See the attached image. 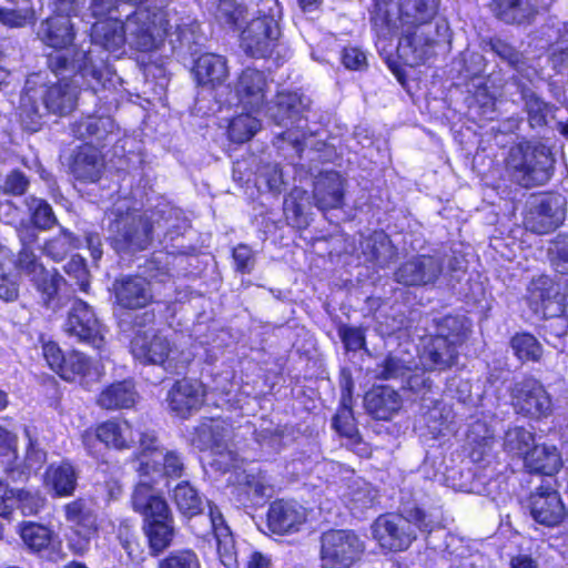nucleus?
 <instances>
[{
  "mask_svg": "<svg viewBox=\"0 0 568 568\" xmlns=\"http://www.w3.org/2000/svg\"><path fill=\"white\" fill-rule=\"evenodd\" d=\"M312 100L300 91H280L267 106V115L278 125L294 122L311 110Z\"/></svg>",
  "mask_w": 568,
  "mask_h": 568,
  "instance_id": "obj_19",
  "label": "nucleus"
},
{
  "mask_svg": "<svg viewBox=\"0 0 568 568\" xmlns=\"http://www.w3.org/2000/svg\"><path fill=\"white\" fill-rule=\"evenodd\" d=\"M158 227L165 230V235L173 240L175 236L183 234L189 227V221L181 217V212L175 209L163 211L162 222H156Z\"/></svg>",
  "mask_w": 568,
  "mask_h": 568,
  "instance_id": "obj_60",
  "label": "nucleus"
},
{
  "mask_svg": "<svg viewBox=\"0 0 568 568\" xmlns=\"http://www.w3.org/2000/svg\"><path fill=\"white\" fill-rule=\"evenodd\" d=\"M173 501L178 510L185 517L191 518L202 511V498L187 481H182L174 487Z\"/></svg>",
  "mask_w": 568,
  "mask_h": 568,
  "instance_id": "obj_45",
  "label": "nucleus"
},
{
  "mask_svg": "<svg viewBox=\"0 0 568 568\" xmlns=\"http://www.w3.org/2000/svg\"><path fill=\"white\" fill-rule=\"evenodd\" d=\"M458 346L443 335H436L424 346L420 362L428 371H445L456 364Z\"/></svg>",
  "mask_w": 568,
  "mask_h": 568,
  "instance_id": "obj_24",
  "label": "nucleus"
},
{
  "mask_svg": "<svg viewBox=\"0 0 568 568\" xmlns=\"http://www.w3.org/2000/svg\"><path fill=\"white\" fill-rule=\"evenodd\" d=\"M511 406L516 414L531 419L547 418L552 413V400L544 385L534 377L517 381L510 387Z\"/></svg>",
  "mask_w": 568,
  "mask_h": 568,
  "instance_id": "obj_13",
  "label": "nucleus"
},
{
  "mask_svg": "<svg viewBox=\"0 0 568 568\" xmlns=\"http://www.w3.org/2000/svg\"><path fill=\"white\" fill-rule=\"evenodd\" d=\"M207 508L209 513L204 519H207L210 523V532L213 534L216 540L221 562L226 568H239L234 539L223 514L219 507L211 501H207Z\"/></svg>",
  "mask_w": 568,
  "mask_h": 568,
  "instance_id": "obj_21",
  "label": "nucleus"
},
{
  "mask_svg": "<svg viewBox=\"0 0 568 568\" xmlns=\"http://www.w3.org/2000/svg\"><path fill=\"white\" fill-rule=\"evenodd\" d=\"M156 568H201V561L195 551L181 549L160 559Z\"/></svg>",
  "mask_w": 568,
  "mask_h": 568,
  "instance_id": "obj_57",
  "label": "nucleus"
},
{
  "mask_svg": "<svg viewBox=\"0 0 568 568\" xmlns=\"http://www.w3.org/2000/svg\"><path fill=\"white\" fill-rule=\"evenodd\" d=\"M561 464H524L526 471L541 478V484L529 496L530 515L534 520L547 527L558 526L567 516L560 495L551 486L552 476Z\"/></svg>",
  "mask_w": 568,
  "mask_h": 568,
  "instance_id": "obj_7",
  "label": "nucleus"
},
{
  "mask_svg": "<svg viewBox=\"0 0 568 568\" xmlns=\"http://www.w3.org/2000/svg\"><path fill=\"white\" fill-rule=\"evenodd\" d=\"M37 36L49 47L65 49L74 39L73 24L70 17L57 14L40 23Z\"/></svg>",
  "mask_w": 568,
  "mask_h": 568,
  "instance_id": "obj_28",
  "label": "nucleus"
},
{
  "mask_svg": "<svg viewBox=\"0 0 568 568\" xmlns=\"http://www.w3.org/2000/svg\"><path fill=\"white\" fill-rule=\"evenodd\" d=\"M97 438L109 447L125 449L134 442L132 427L126 420L111 419L97 427Z\"/></svg>",
  "mask_w": 568,
  "mask_h": 568,
  "instance_id": "obj_39",
  "label": "nucleus"
},
{
  "mask_svg": "<svg viewBox=\"0 0 568 568\" xmlns=\"http://www.w3.org/2000/svg\"><path fill=\"white\" fill-rule=\"evenodd\" d=\"M227 483L233 486L244 487L256 497H272L274 484L260 469L247 470L240 464L233 465L227 477Z\"/></svg>",
  "mask_w": 568,
  "mask_h": 568,
  "instance_id": "obj_32",
  "label": "nucleus"
},
{
  "mask_svg": "<svg viewBox=\"0 0 568 568\" xmlns=\"http://www.w3.org/2000/svg\"><path fill=\"white\" fill-rule=\"evenodd\" d=\"M63 331L69 336L75 337L79 342L87 343L97 349L104 345L101 324L92 307L82 300L75 298L72 302L63 324Z\"/></svg>",
  "mask_w": 568,
  "mask_h": 568,
  "instance_id": "obj_18",
  "label": "nucleus"
},
{
  "mask_svg": "<svg viewBox=\"0 0 568 568\" xmlns=\"http://www.w3.org/2000/svg\"><path fill=\"white\" fill-rule=\"evenodd\" d=\"M49 69L61 79L47 85L40 74L30 75L20 99L21 125L38 132L47 113L68 115L77 105L79 89L87 85L97 92L103 85V70L93 63L91 52L83 49H67L48 55Z\"/></svg>",
  "mask_w": 568,
  "mask_h": 568,
  "instance_id": "obj_1",
  "label": "nucleus"
},
{
  "mask_svg": "<svg viewBox=\"0 0 568 568\" xmlns=\"http://www.w3.org/2000/svg\"><path fill=\"white\" fill-rule=\"evenodd\" d=\"M91 40L104 50L116 52L126 42L124 24L118 19L98 21L92 26Z\"/></svg>",
  "mask_w": 568,
  "mask_h": 568,
  "instance_id": "obj_33",
  "label": "nucleus"
},
{
  "mask_svg": "<svg viewBox=\"0 0 568 568\" xmlns=\"http://www.w3.org/2000/svg\"><path fill=\"white\" fill-rule=\"evenodd\" d=\"M281 30L273 16L252 19L241 33V48L252 58H266L277 44Z\"/></svg>",
  "mask_w": 568,
  "mask_h": 568,
  "instance_id": "obj_15",
  "label": "nucleus"
},
{
  "mask_svg": "<svg viewBox=\"0 0 568 568\" xmlns=\"http://www.w3.org/2000/svg\"><path fill=\"white\" fill-rule=\"evenodd\" d=\"M103 160L100 152L92 145L79 148L72 159L70 170L73 176L82 182H95L100 179Z\"/></svg>",
  "mask_w": 568,
  "mask_h": 568,
  "instance_id": "obj_31",
  "label": "nucleus"
},
{
  "mask_svg": "<svg viewBox=\"0 0 568 568\" xmlns=\"http://www.w3.org/2000/svg\"><path fill=\"white\" fill-rule=\"evenodd\" d=\"M144 274L149 278L140 275H121L113 281L111 291L119 307L124 310L146 307L153 301L150 281L165 282L170 278L168 268L155 260L146 262Z\"/></svg>",
  "mask_w": 568,
  "mask_h": 568,
  "instance_id": "obj_9",
  "label": "nucleus"
},
{
  "mask_svg": "<svg viewBox=\"0 0 568 568\" xmlns=\"http://www.w3.org/2000/svg\"><path fill=\"white\" fill-rule=\"evenodd\" d=\"M123 24L126 43L142 52L158 48L169 27L165 13L156 8H140Z\"/></svg>",
  "mask_w": 568,
  "mask_h": 568,
  "instance_id": "obj_10",
  "label": "nucleus"
},
{
  "mask_svg": "<svg viewBox=\"0 0 568 568\" xmlns=\"http://www.w3.org/2000/svg\"><path fill=\"white\" fill-rule=\"evenodd\" d=\"M64 272L77 281L81 291L88 292L90 286V275L83 257L80 255H73L64 265Z\"/></svg>",
  "mask_w": 568,
  "mask_h": 568,
  "instance_id": "obj_63",
  "label": "nucleus"
},
{
  "mask_svg": "<svg viewBox=\"0 0 568 568\" xmlns=\"http://www.w3.org/2000/svg\"><path fill=\"white\" fill-rule=\"evenodd\" d=\"M64 516L73 531L69 546L75 554L82 555L98 530L95 510L89 500L78 498L64 506Z\"/></svg>",
  "mask_w": 568,
  "mask_h": 568,
  "instance_id": "obj_16",
  "label": "nucleus"
},
{
  "mask_svg": "<svg viewBox=\"0 0 568 568\" xmlns=\"http://www.w3.org/2000/svg\"><path fill=\"white\" fill-rule=\"evenodd\" d=\"M322 568H351L361 559L365 546L352 530L331 529L320 538Z\"/></svg>",
  "mask_w": 568,
  "mask_h": 568,
  "instance_id": "obj_11",
  "label": "nucleus"
},
{
  "mask_svg": "<svg viewBox=\"0 0 568 568\" xmlns=\"http://www.w3.org/2000/svg\"><path fill=\"white\" fill-rule=\"evenodd\" d=\"M16 267L23 273L29 281L40 275L47 268L34 254L33 250L21 248L16 260Z\"/></svg>",
  "mask_w": 568,
  "mask_h": 568,
  "instance_id": "obj_62",
  "label": "nucleus"
},
{
  "mask_svg": "<svg viewBox=\"0 0 568 568\" xmlns=\"http://www.w3.org/2000/svg\"><path fill=\"white\" fill-rule=\"evenodd\" d=\"M77 237L71 232L63 229L58 235L43 244L42 252L51 260L60 262L77 247Z\"/></svg>",
  "mask_w": 568,
  "mask_h": 568,
  "instance_id": "obj_53",
  "label": "nucleus"
},
{
  "mask_svg": "<svg viewBox=\"0 0 568 568\" xmlns=\"http://www.w3.org/2000/svg\"><path fill=\"white\" fill-rule=\"evenodd\" d=\"M26 204L31 212L32 223L37 229L49 230L57 224V217L47 201L31 196L26 200Z\"/></svg>",
  "mask_w": 568,
  "mask_h": 568,
  "instance_id": "obj_54",
  "label": "nucleus"
},
{
  "mask_svg": "<svg viewBox=\"0 0 568 568\" xmlns=\"http://www.w3.org/2000/svg\"><path fill=\"white\" fill-rule=\"evenodd\" d=\"M10 7L0 8V21L10 28H21L36 20V11L30 0H9Z\"/></svg>",
  "mask_w": 568,
  "mask_h": 568,
  "instance_id": "obj_44",
  "label": "nucleus"
},
{
  "mask_svg": "<svg viewBox=\"0 0 568 568\" xmlns=\"http://www.w3.org/2000/svg\"><path fill=\"white\" fill-rule=\"evenodd\" d=\"M78 475L71 464L51 465L45 471V486L57 496H70L77 486Z\"/></svg>",
  "mask_w": 568,
  "mask_h": 568,
  "instance_id": "obj_41",
  "label": "nucleus"
},
{
  "mask_svg": "<svg viewBox=\"0 0 568 568\" xmlns=\"http://www.w3.org/2000/svg\"><path fill=\"white\" fill-rule=\"evenodd\" d=\"M175 33L181 47L186 48L191 53H195L196 47L205 40L201 27L195 20L179 24Z\"/></svg>",
  "mask_w": 568,
  "mask_h": 568,
  "instance_id": "obj_56",
  "label": "nucleus"
},
{
  "mask_svg": "<svg viewBox=\"0 0 568 568\" xmlns=\"http://www.w3.org/2000/svg\"><path fill=\"white\" fill-rule=\"evenodd\" d=\"M20 537L29 549L40 551L50 545L52 531L43 525L26 521L20 527Z\"/></svg>",
  "mask_w": 568,
  "mask_h": 568,
  "instance_id": "obj_50",
  "label": "nucleus"
},
{
  "mask_svg": "<svg viewBox=\"0 0 568 568\" xmlns=\"http://www.w3.org/2000/svg\"><path fill=\"white\" fill-rule=\"evenodd\" d=\"M364 405L373 418L389 420L400 409L402 397L388 386H376L365 394Z\"/></svg>",
  "mask_w": 568,
  "mask_h": 568,
  "instance_id": "obj_26",
  "label": "nucleus"
},
{
  "mask_svg": "<svg viewBox=\"0 0 568 568\" xmlns=\"http://www.w3.org/2000/svg\"><path fill=\"white\" fill-rule=\"evenodd\" d=\"M40 295L42 305L51 311H59L63 303L59 295L61 285L64 284L63 276L57 270H45L40 275L30 280Z\"/></svg>",
  "mask_w": 568,
  "mask_h": 568,
  "instance_id": "obj_34",
  "label": "nucleus"
},
{
  "mask_svg": "<svg viewBox=\"0 0 568 568\" xmlns=\"http://www.w3.org/2000/svg\"><path fill=\"white\" fill-rule=\"evenodd\" d=\"M313 199L321 211L337 209L343 204L344 183L337 172H324L316 176Z\"/></svg>",
  "mask_w": 568,
  "mask_h": 568,
  "instance_id": "obj_27",
  "label": "nucleus"
},
{
  "mask_svg": "<svg viewBox=\"0 0 568 568\" xmlns=\"http://www.w3.org/2000/svg\"><path fill=\"white\" fill-rule=\"evenodd\" d=\"M504 448L513 458L524 462H561L555 445L536 444L535 435L521 426L511 427L506 432Z\"/></svg>",
  "mask_w": 568,
  "mask_h": 568,
  "instance_id": "obj_17",
  "label": "nucleus"
},
{
  "mask_svg": "<svg viewBox=\"0 0 568 568\" xmlns=\"http://www.w3.org/2000/svg\"><path fill=\"white\" fill-rule=\"evenodd\" d=\"M494 443V432L485 422L476 420L467 434L468 457L471 462H481L489 456Z\"/></svg>",
  "mask_w": 568,
  "mask_h": 568,
  "instance_id": "obj_40",
  "label": "nucleus"
},
{
  "mask_svg": "<svg viewBox=\"0 0 568 568\" xmlns=\"http://www.w3.org/2000/svg\"><path fill=\"white\" fill-rule=\"evenodd\" d=\"M468 327L465 320L458 316H445L438 323L437 335H443L460 345L465 339Z\"/></svg>",
  "mask_w": 568,
  "mask_h": 568,
  "instance_id": "obj_59",
  "label": "nucleus"
},
{
  "mask_svg": "<svg viewBox=\"0 0 568 568\" xmlns=\"http://www.w3.org/2000/svg\"><path fill=\"white\" fill-rule=\"evenodd\" d=\"M436 525L437 521L432 515L403 496L398 513L378 516L372 525V534L383 549L403 551L417 538L415 528L429 534Z\"/></svg>",
  "mask_w": 568,
  "mask_h": 568,
  "instance_id": "obj_3",
  "label": "nucleus"
},
{
  "mask_svg": "<svg viewBox=\"0 0 568 568\" xmlns=\"http://www.w3.org/2000/svg\"><path fill=\"white\" fill-rule=\"evenodd\" d=\"M90 371L91 364L88 357L80 352H71L65 356L62 368L58 374L65 381H80L82 383Z\"/></svg>",
  "mask_w": 568,
  "mask_h": 568,
  "instance_id": "obj_51",
  "label": "nucleus"
},
{
  "mask_svg": "<svg viewBox=\"0 0 568 568\" xmlns=\"http://www.w3.org/2000/svg\"><path fill=\"white\" fill-rule=\"evenodd\" d=\"M498 18L507 23L528 22L535 10L530 0H494Z\"/></svg>",
  "mask_w": 568,
  "mask_h": 568,
  "instance_id": "obj_43",
  "label": "nucleus"
},
{
  "mask_svg": "<svg viewBox=\"0 0 568 568\" xmlns=\"http://www.w3.org/2000/svg\"><path fill=\"white\" fill-rule=\"evenodd\" d=\"M229 436L230 428L224 423L206 420L195 428L191 443L200 450L211 449L215 454H222L227 449Z\"/></svg>",
  "mask_w": 568,
  "mask_h": 568,
  "instance_id": "obj_29",
  "label": "nucleus"
},
{
  "mask_svg": "<svg viewBox=\"0 0 568 568\" xmlns=\"http://www.w3.org/2000/svg\"><path fill=\"white\" fill-rule=\"evenodd\" d=\"M554 162L552 154L546 145L523 142L510 148L506 168L514 182L528 189L542 185L550 180Z\"/></svg>",
  "mask_w": 568,
  "mask_h": 568,
  "instance_id": "obj_6",
  "label": "nucleus"
},
{
  "mask_svg": "<svg viewBox=\"0 0 568 568\" xmlns=\"http://www.w3.org/2000/svg\"><path fill=\"white\" fill-rule=\"evenodd\" d=\"M44 497L29 490H10L4 503L7 508H18L23 516L37 515L44 506Z\"/></svg>",
  "mask_w": 568,
  "mask_h": 568,
  "instance_id": "obj_47",
  "label": "nucleus"
},
{
  "mask_svg": "<svg viewBox=\"0 0 568 568\" xmlns=\"http://www.w3.org/2000/svg\"><path fill=\"white\" fill-rule=\"evenodd\" d=\"M567 201L558 193L544 194L527 202L524 226L544 235L556 231L566 220Z\"/></svg>",
  "mask_w": 568,
  "mask_h": 568,
  "instance_id": "obj_12",
  "label": "nucleus"
},
{
  "mask_svg": "<svg viewBox=\"0 0 568 568\" xmlns=\"http://www.w3.org/2000/svg\"><path fill=\"white\" fill-rule=\"evenodd\" d=\"M244 8L235 0H220L215 10V19L222 26L234 28L244 18Z\"/></svg>",
  "mask_w": 568,
  "mask_h": 568,
  "instance_id": "obj_58",
  "label": "nucleus"
},
{
  "mask_svg": "<svg viewBox=\"0 0 568 568\" xmlns=\"http://www.w3.org/2000/svg\"><path fill=\"white\" fill-rule=\"evenodd\" d=\"M332 427L339 436L345 437L351 442L359 457H368V447L359 438L352 407L339 406L332 419Z\"/></svg>",
  "mask_w": 568,
  "mask_h": 568,
  "instance_id": "obj_38",
  "label": "nucleus"
},
{
  "mask_svg": "<svg viewBox=\"0 0 568 568\" xmlns=\"http://www.w3.org/2000/svg\"><path fill=\"white\" fill-rule=\"evenodd\" d=\"M10 262V251L0 245V298L6 302H12L19 296V285Z\"/></svg>",
  "mask_w": 568,
  "mask_h": 568,
  "instance_id": "obj_49",
  "label": "nucleus"
},
{
  "mask_svg": "<svg viewBox=\"0 0 568 568\" xmlns=\"http://www.w3.org/2000/svg\"><path fill=\"white\" fill-rule=\"evenodd\" d=\"M362 253L367 261L386 267L396 257L397 251L388 235L384 232H374L361 242Z\"/></svg>",
  "mask_w": 568,
  "mask_h": 568,
  "instance_id": "obj_35",
  "label": "nucleus"
},
{
  "mask_svg": "<svg viewBox=\"0 0 568 568\" xmlns=\"http://www.w3.org/2000/svg\"><path fill=\"white\" fill-rule=\"evenodd\" d=\"M131 353L140 363L163 366L171 374H182L190 363L189 356L154 328L136 331L131 341Z\"/></svg>",
  "mask_w": 568,
  "mask_h": 568,
  "instance_id": "obj_8",
  "label": "nucleus"
},
{
  "mask_svg": "<svg viewBox=\"0 0 568 568\" xmlns=\"http://www.w3.org/2000/svg\"><path fill=\"white\" fill-rule=\"evenodd\" d=\"M444 255L419 254L402 263L394 272V280L405 286L435 285L444 274Z\"/></svg>",
  "mask_w": 568,
  "mask_h": 568,
  "instance_id": "obj_14",
  "label": "nucleus"
},
{
  "mask_svg": "<svg viewBox=\"0 0 568 568\" xmlns=\"http://www.w3.org/2000/svg\"><path fill=\"white\" fill-rule=\"evenodd\" d=\"M204 400V390L197 382L178 381L169 393V403L173 412L185 418L197 410Z\"/></svg>",
  "mask_w": 568,
  "mask_h": 568,
  "instance_id": "obj_25",
  "label": "nucleus"
},
{
  "mask_svg": "<svg viewBox=\"0 0 568 568\" xmlns=\"http://www.w3.org/2000/svg\"><path fill=\"white\" fill-rule=\"evenodd\" d=\"M108 241L121 256H132L146 250L153 241L154 225L150 217L122 199L105 212Z\"/></svg>",
  "mask_w": 568,
  "mask_h": 568,
  "instance_id": "obj_4",
  "label": "nucleus"
},
{
  "mask_svg": "<svg viewBox=\"0 0 568 568\" xmlns=\"http://www.w3.org/2000/svg\"><path fill=\"white\" fill-rule=\"evenodd\" d=\"M551 253L557 272L568 274V234L558 235Z\"/></svg>",
  "mask_w": 568,
  "mask_h": 568,
  "instance_id": "obj_64",
  "label": "nucleus"
},
{
  "mask_svg": "<svg viewBox=\"0 0 568 568\" xmlns=\"http://www.w3.org/2000/svg\"><path fill=\"white\" fill-rule=\"evenodd\" d=\"M440 0H404L399 19L406 34L398 42V53L409 65L425 62L434 54L436 39L430 37V21L438 11Z\"/></svg>",
  "mask_w": 568,
  "mask_h": 568,
  "instance_id": "obj_5",
  "label": "nucleus"
},
{
  "mask_svg": "<svg viewBox=\"0 0 568 568\" xmlns=\"http://www.w3.org/2000/svg\"><path fill=\"white\" fill-rule=\"evenodd\" d=\"M267 88L264 72L246 68L237 79L235 92L245 108L257 111L264 105Z\"/></svg>",
  "mask_w": 568,
  "mask_h": 568,
  "instance_id": "obj_22",
  "label": "nucleus"
},
{
  "mask_svg": "<svg viewBox=\"0 0 568 568\" xmlns=\"http://www.w3.org/2000/svg\"><path fill=\"white\" fill-rule=\"evenodd\" d=\"M138 393L132 381L115 382L101 390L97 405L102 409H128L135 405Z\"/></svg>",
  "mask_w": 568,
  "mask_h": 568,
  "instance_id": "obj_30",
  "label": "nucleus"
},
{
  "mask_svg": "<svg viewBox=\"0 0 568 568\" xmlns=\"http://www.w3.org/2000/svg\"><path fill=\"white\" fill-rule=\"evenodd\" d=\"M153 473H168L166 464H140L138 471L140 477ZM140 479L132 494V506L135 511L144 517V531L148 536L152 554H159L168 548L174 537L173 517L165 499L156 495L152 483Z\"/></svg>",
  "mask_w": 568,
  "mask_h": 568,
  "instance_id": "obj_2",
  "label": "nucleus"
},
{
  "mask_svg": "<svg viewBox=\"0 0 568 568\" xmlns=\"http://www.w3.org/2000/svg\"><path fill=\"white\" fill-rule=\"evenodd\" d=\"M521 99L525 103V110L528 114V121L531 128L544 126L547 124V118L552 110V105L545 102L532 90L520 87Z\"/></svg>",
  "mask_w": 568,
  "mask_h": 568,
  "instance_id": "obj_46",
  "label": "nucleus"
},
{
  "mask_svg": "<svg viewBox=\"0 0 568 568\" xmlns=\"http://www.w3.org/2000/svg\"><path fill=\"white\" fill-rule=\"evenodd\" d=\"M30 181L28 176L20 170H11L6 175L0 178V190L9 195L20 196L23 195Z\"/></svg>",
  "mask_w": 568,
  "mask_h": 568,
  "instance_id": "obj_61",
  "label": "nucleus"
},
{
  "mask_svg": "<svg viewBox=\"0 0 568 568\" xmlns=\"http://www.w3.org/2000/svg\"><path fill=\"white\" fill-rule=\"evenodd\" d=\"M377 498V490L361 478L353 480L344 494V503L355 516H361L365 510L374 507Z\"/></svg>",
  "mask_w": 568,
  "mask_h": 568,
  "instance_id": "obj_37",
  "label": "nucleus"
},
{
  "mask_svg": "<svg viewBox=\"0 0 568 568\" xmlns=\"http://www.w3.org/2000/svg\"><path fill=\"white\" fill-rule=\"evenodd\" d=\"M306 521V510L303 506L290 500H275L267 511V526L274 534L284 535L300 530Z\"/></svg>",
  "mask_w": 568,
  "mask_h": 568,
  "instance_id": "obj_20",
  "label": "nucleus"
},
{
  "mask_svg": "<svg viewBox=\"0 0 568 568\" xmlns=\"http://www.w3.org/2000/svg\"><path fill=\"white\" fill-rule=\"evenodd\" d=\"M192 75L199 87L214 89L229 78L226 59L215 53L201 54L194 60Z\"/></svg>",
  "mask_w": 568,
  "mask_h": 568,
  "instance_id": "obj_23",
  "label": "nucleus"
},
{
  "mask_svg": "<svg viewBox=\"0 0 568 568\" xmlns=\"http://www.w3.org/2000/svg\"><path fill=\"white\" fill-rule=\"evenodd\" d=\"M115 129V123L110 116L88 115L72 124V133L75 138L89 140L90 143L102 142Z\"/></svg>",
  "mask_w": 568,
  "mask_h": 568,
  "instance_id": "obj_36",
  "label": "nucleus"
},
{
  "mask_svg": "<svg viewBox=\"0 0 568 568\" xmlns=\"http://www.w3.org/2000/svg\"><path fill=\"white\" fill-rule=\"evenodd\" d=\"M510 343L519 359L538 362L541 358V345L532 335L517 334L511 338Z\"/></svg>",
  "mask_w": 568,
  "mask_h": 568,
  "instance_id": "obj_55",
  "label": "nucleus"
},
{
  "mask_svg": "<svg viewBox=\"0 0 568 568\" xmlns=\"http://www.w3.org/2000/svg\"><path fill=\"white\" fill-rule=\"evenodd\" d=\"M261 129V122L248 113H242L230 122L229 136L235 143H244L251 140Z\"/></svg>",
  "mask_w": 568,
  "mask_h": 568,
  "instance_id": "obj_52",
  "label": "nucleus"
},
{
  "mask_svg": "<svg viewBox=\"0 0 568 568\" xmlns=\"http://www.w3.org/2000/svg\"><path fill=\"white\" fill-rule=\"evenodd\" d=\"M490 50L513 70L525 78H529L535 71L530 68L528 60L515 47L503 39L494 38L488 42Z\"/></svg>",
  "mask_w": 568,
  "mask_h": 568,
  "instance_id": "obj_42",
  "label": "nucleus"
},
{
  "mask_svg": "<svg viewBox=\"0 0 568 568\" xmlns=\"http://www.w3.org/2000/svg\"><path fill=\"white\" fill-rule=\"evenodd\" d=\"M139 443L140 458H146L151 462H171L180 458L175 450L164 447L152 433H141Z\"/></svg>",
  "mask_w": 568,
  "mask_h": 568,
  "instance_id": "obj_48",
  "label": "nucleus"
}]
</instances>
